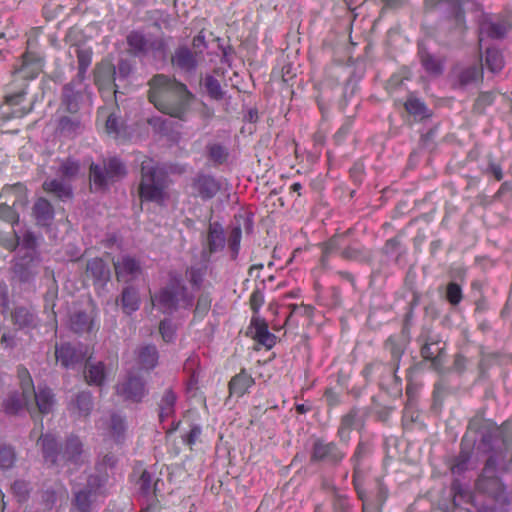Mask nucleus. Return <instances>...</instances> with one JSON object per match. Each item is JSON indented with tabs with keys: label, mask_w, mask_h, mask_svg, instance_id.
<instances>
[{
	"label": "nucleus",
	"mask_w": 512,
	"mask_h": 512,
	"mask_svg": "<svg viewBox=\"0 0 512 512\" xmlns=\"http://www.w3.org/2000/svg\"><path fill=\"white\" fill-rule=\"evenodd\" d=\"M479 449L489 454L475 481L476 490L499 503L508 502L507 487L502 480L506 471V452L512 449V433L496 429L483 435Z\"/></svg>",
	"instance_id": "obj_1"
},
{
	"label": "nucleus",
	"mask_w": 512,
	"mask_h": 512,
	"mask_svg": "<svg viewBox=\"0 0 512 512\" xmlns=\"http://www.w3.org/2000/svg\"><path fill=\"white\" fill-rule=\"evenodd\" d=\"M149 101L162 113L185 121L194 95L187 86L164 74L154 75L148 82Z\"/></svg>",
	"instance_id": "obj_2"
},
{
	"label": "nucleus",
	"mask_w": 512,
	"mask_h": 512,
	"mask_svg": "<svg viewBox=\"0 0 512 512\" xmlns=\"http://www.w3.org/2000/svg\"><path fill=\"white\" fill-rule=\"evenodd\" d=\"M45 463L53 468H73L85 461V450L78 436H69L63 444H59L51 434L41 435L38 439Z\"/></svg>",
	"instance_id": "obj_3"
},
{
	"label": "nucleus",
	"mask_w": 512,
	"mask_h": 512,
	"mask_svg": "<svg viewBox=\"0 0 512 512\" xmlns=\"http://www.w3.org/2000/svg\"><path fill=\"white\" fill-rule=\"evenodd\" d=\"M168 184L165 171L153 159L145 158L141 163L140 197L145 201L164 205L168 199Z\"/></svg>",
	"instance_id": "obj_4"
},
{
	"label": "nucleus",
	"mask_w": 512,
	"mask_h": 512,
	"mask_svg": "<svg viewBox=\"0 0 512 512\" xmlns=\"http://www.w3.org/2000/svg\"><path fill=\"white\" fill-rule=\"evenodd\" d=\"M193 301V295L188 293L178 274H170L169 282L151 295L152 305L164 314H172L179 308H191Z\"/></svg>",
	"instance_id": "obj_5"
},
{
	"label": "nucleus",
	"mask_w": 512,
	"mask_h": 512,
	"mask_svg": "<svg viewBox=\"0 0 512 512\" xmlns=\"http://www.w3.org/2000/svg\"><path fill=\"white\" fill-rule=\"evenodd\" d=\"M42 66L41 58L31 53L23 55L21 66L13 72L14 80L5 96L6 103L9 106H18L22 102L26 94V81L37 77L42 70Z\"/></svg>",
	"instance_id": "obj_6"
},
{
	"label": "nucleus",
	"mask_w": 512,
	"mask_h": 512,
	"mask_svg": "<svg viewBox=\"0 0 512 512\" xmlns=\"http://www.w3.org/2000/svg\"><path fill=\"white\" fill-rule=\"evenodd\" d=\"M126 42L128 52L134 57L164 60L167 56V43L162 37L133 30L127 35Z\"/></svg>",
	"instance_id": "obj_7"
},
{
	"label": "nucleus",
	"mask_w": 512,
	"mask_h": 512,
	"mask_svg": "<svg viewBox=\"0 0 512 512\" xmlns=\"http://www.w3.org/2000/svg\"><path fill=\"white\" fill-rule=\"evenodd\" d=\"M126 174L125 164L117 157L91 163L89 168L90 181L99 190L107 189L110 184L122 179Z\"/></svg>",
	"instance_id": "obj_8"
},
{
	"label": "nucleus",
	"mask_w": 512,
	"mask_h": 512,
	"mask_svg": "<svg viewBox=\"0 0 512 512\" xmlns=\"http://www.w3.org/2000/svg\"><path fill=\"white\" fill-rule=\"evenodd\" d=\"M346 447L345 445L342 447L334 441L317 438L311 447L310 462L323 464L330 468L339 467L346 458Z\"/></svg>",
	"instance_id": "obj_9"
},
{
	"label": "nucleus",
	"mask_w": 512,
	"mask_h": 512,
	"mask_svg": "<svg viewBox=\"0 0 512 512\" xmlns=\"http://www.w3.org/2000/svg\"><path fill=\"white\" fill-rule=\"evenodd\" d=\"M104 495V479L99 475H90L86 486L74 492L72 502L78 512H91L97 499Z\"/></svg>",
	"instance_id": "obj_10"
},
{
	"label": "nucleus",
	"mask_w": 512,
	"mask_h": 512,
	"mask_svg": "<svg viewBox=\"0 0 512 512\" xmlns=\"http://www.w3.org/2000/svg\"><path fill=\"white\" fill-rule=\"evenodd\" d=\"M366 422L364 412L354 406L345 414H343L339 421L336 436L341 444L348 446L351 440V432L353 430L361 431Z\"/></svg>",
	"instance_id": "obj_11"
},
{
	"label": "nucleus",
	"mask_w": 512,
	"mask_h": 512,
	"mask_svg": "<svg viewBox=\"0 0 512 512\" xmlns=\"http://www.w3.org/2000/svg\"><path fill=\"white\" fill-rule=\"evenodd\" d=\"M427 8H435L439 5L447 7V17L453 26L454 33L457 37H462L465 25V11L460 0H425Z\"/></svg>",
	"instance_id": "obj_12"
},
{
	"label": "nucleus",
	"mask_w": 512,
	"mask_h": 512,
	"mask_svg": "<svg viewBox=\"0 0 512 512\" xmlns=\"http://www.w3.org/2000/svg\"><path fill=\"white\" fill-rule=\"evenodd\" d=\"M451 77L455 87L466 88L482 80L483 65L481 63L456 64L451 71Z\"/></svg>",
	"instance_id": "obj_13"
},
{
	"label": "nucleus",
	"mask_w": 512,
	"mask_h": 512,
	"mask_svg": "<svg viewBox=\"0 0 512 512\" xmlns=\"http://www.w3.org/2000/svg\"><path fill=\"white\" fill-rule=\"evenodd\" d=\"M88 349L84 345H72L70 343H63L56 346L55 355L57 361L65 368L74 369L81 366L86 360Z\"/></svg>",
	"instance_id": "obj_14"
},
{
	"label": "nucleus",
	"mask_w": 512,
	"mask_h": 512,
	"mask_svg": "<svg viewBox=\"0 0 512 512\" xmlns=\"http://www.w3.org/2000/svg\"><path fill=\"white\" fill-rule=\"evenodd\" d=\"M94 83L102 93L117 92L116 66L109 60L103 59L94 68Z\"/></svg>",
	"instance_id": "obj_15"
},
{
	"label": "nucleus",
	"mask_w": 512,
	"mask_h": 512,
	"mask_svg": "<svg viewBox=\"0 0 512 512\" xmlns=\"http://www.w3.org/2000/svg\"><path fill=\"white\" fill-rule=\"evenodd\" d=\"M116 279L125 283L138 279L142 272L141 262L130 255H123L113 260Z\"/></svg>",
	"instance_id": "obj_16"
},
{
	"label": "nucleus",
	"mask_w": 512,
	"mask_h": 512,
	"mask_svg": "<svg viewBox=\"0 0 512 512\" xmlns=\"http://www.w3.org/2000/svg\"><path fill=\"white\" fill-rule=\"evenodd\" d=\"M116 392L124 400L139 403L147 394L146 383L140 376L129 375L116 386Z\"/></svg>",
	"instance_id": "obj_17"
},
{
	"label": "nucleus",
	"mask_w": 512,
	"mask_h": 512,
	"mask_svg": "<svg viewBox=\"0 0 512 512\" xmlns=\"http://www.w3.org/2000/svg\"><path fill=\"white\" fill-rule=\"evenodd\" d=\"M33 409L35 410V421L39 415H48L53 412L56 405L55 394L46 385H38L37 390L32 392Z\"/></svg>",
	"instance_id": "obj_18"
},
{
	"label": "nucleus",
	"mask_w": 512,
	"mask_h": 512,
	"mask_svg": "<svg viewBox=\"0 0 512 512\" xmlns=\"http://www.w3.org/2000/svg\"><path fill=\"white\" fill-rule=\"evenodd\" d=\"M2 408L5 414L11 416L18 415L24 408H26L31 418L35 419L32 394L25 398L23 396V391H21V394H19L17 391H12L3 400Z\"/></svg>",
	"instance_id": "obj_19"
},
{
	"label": "nucleus",
	"mask_w": 512,
	"mask_h": 512,
	"mask_svg": "<svg viewBox=\"0 0 512 512\" xmlns=\"http://www.w3.org/2000/svg\"><path fill=\"white\" fill-rule=\"evenodd\" d=\"M225 243L226 237L223 227L217 222L210 223L202 250V257L208 260L212 254L222 251Z\"/></svg>",
	"instance_id": "obj_20"
},
{
	"label": "nucleus",
	"mask_w": 512,
	"mask_h": 512,
	"mask_svg": "<svg viewBox=\"0 0 512 512\" xmlns=\"http://www.w3.org/2000/svg\"><path fill=\"white\" fill-rule=\"evenodd\" d=\"M171 64L183 72H194L198 66V53L187 46H179L171 56Z\"/></svg>",
	"instance_id": "obj_21"
},
{
	"label": "nucleus",
	"mask_w": 512,
	"mask_h": 512,
	"mask_svg": "<svg viewBox=\"0 0 512 512\" xmlns=\"http://www.w3.org/2000/svg\"><path fill=\"white\" fill-rule=\"evenodd\" d=\"M508 29L509 23L507 20L484 16L479 25L480 41H482L483 35L492 39H501L507 34Z\"/></svg>",
	"instance_id": "obj_22"
},
{
	"label": "nucleus",
	"mask_w": 512,
	"mask_h": 512,
	"mask_svg": "<svg viewBox=\"0 0 512 512\" xmlns=\"http://www.w3.org/2000/svg\"><path fill=\"white\" fill-rule=\"evenodd\" d=\"M385 350L391 355V364L388 368H391V379L394 383V389L396 393H401L402 380L396 375V371L399 368L400 360L403 354V348L398 343L397 339L390 336L385 342Z\"/></svg>",
	"instance_id": "obj_23"
},
{
	"label": "nucleus",
	"mask_w": 512,
	"mask_h": 512,
	"mask_svg": "<svg viewBox=\"0 0 512 512\" xmlns=\"http://www.w3.org/2000/svg\"><path fill=\"white\" fill-rule=\"evenodd\" d=\"M85 273L87 277L92 278L95 285L104 286L111 278L109 266L99 257L87 261Z\"/></svg>",
	"instance_id": "obj_24"
},
{
	"label": "nucleus",
	"mask_w": 512,
	"mask_h": 512,
	"mask_svg": "<svg viewBox=\"0 0 512 512\" xmlns=\"http://www.w3.org/2000/svg\"><path fill=\"white\" fill-rule=\"evenodd\" d=\"M94 407L93 398L90 392L81 391L68 405L70 413L78 418H87Z\"/></svg>",
	"instance_id": "obj_25"
},
{
	"label": "nucleus",
	"mask_w": 512,
	"mask_h": 512,
	"mask_svg": "<svg viewBox=\"0 0 512 512\" xmlns=\"http://www.w3.org/2000/svg\"><path fill=\"white\" fill-rule=\"evenodd\" d=\"M418 56L423 69L431 76H440L444 71V61L430 52L423 45H419Z\"/></svg>",
	"instance_id": "obj_26"
},
{
	"label": "nucleus",
	"mask_w": 512,
	"mask_h": 512,
	"mask_svg": "<svg viewBox=\"0 0 512 512\" xmlns=\"http://www.w3.org/2000/svg\"><path fill=\"white\" fill-rule=\"evenodd\" d=\"M451 494L453 506L456 509H464V505H474V495L468 486L462 484L459 480H454L451 484ZM467 508H465L466 510Z\"/></svg>",
	"instance_id": "obj_27"
},
{
	"label": "nucleus",
	"mask_w": 512,
	"mask_h": 512,
	"mask_svg": "<svg viewBox=\"0 0 512 512\" xmlns=\"http://www.w3.org/2000/svg\"><path fill=\"white\" fill-rule=\"evenodd\" d=\"M32 214L39 226H49L54 219V209L45 198H39L33 205Z\"/></svg>",
	"instance_id": "obj_28"
},
{
	"label": "nucleus",
	"mask_w": 512,
	"mask_h": 512,
	"mask_svg": "<svg viewBox=\"0 0 512 512\" xmlns=\"http://www.w3.org/2000/svg\"><path fill=\"white\" fill-rule=\"evenodd\" d=\"M70 329L80 335L91 333L95 329L94 317L84 311H77L70 316Z\"/></svg>",
	"instance_id": "obj_29"
},
{
	"label": "nucleus",
	"mask_w": 512,
	"mask_h": 512,
	"mask_svg": "<svg viewBox=\"0 0 512 512\" xmlns=\"http://www.w3.org/2000/svg\"><path fill=\"white\" fill-rule=\"evenodd\" d=\"M370 454V444L367 441L359 440L349 460L353 468V475L359 477V475L365 474L363 462L369 457Z\"/></svg>",
	"instance_id": "obj_30"
},
{
	"label": "nucleus",
	"mask_w": 512,
	"mask_h": 512,
	"mask_svg": "<svg viewBox=\"0 0 512 512\" xmlns=\"http://www.w3.org/2000/svg\"><path fill=\"white\" fill-rule=\"evenodd\" d=\"M117 301L120 302L124 313L130 315L137 311L140 307V296L137 288L131 285L124 287Z\"/></svg>",
	"instance_id": "obj_31"
},
{
	"label": "nucleus",
	"mask_w": 512,
	"mask_h": 512,
	"mask_svg": "<svg viewBox=\"0 0 512 512\" xmlns=\"http://www.w3.org/2000/svg\"><path fill=\"white\" fill-rule=\"evenodd\" d=\"M136 354L138 364L144 370H152L158 364L159 354L155 345L141 346L136 350Z\"/></svg>",
	"instance_id": "obj_32"
},
{
	"label": "nucleus",
	"mask_w": 512,
	"mask_h": 512,
	"mask_svg": "<svg viewBox=\"0 0 512 512\" xmlns=\"http://www.w3.org/2000/svg\"><path fill=\"white\" fill-rule=\"evenodd\" d=\"M194 188L203 199L213 198L220 189L219 183L210 176H199L194 182Z\"/></svg>",
	"instance_id": "obj_33"
},
{
	"label": "nucleus",
	"mask_w": 512,
	"mask_h": 512,
	"mask_svg": "<svg viewBox=\"0 0 512 512\" xmlns=\"http://www.w3.org/2000/svg\"><path fill=\"white\" fill-rule=\"evenodd\" d=\"M177 396L171 388L165 389L158 402L159 420L161 422L170 418L175 413Z\"/></svg>",
	"instance_id": "obj_34"
},
{
	"label": "nucleus",
	"mask_w": 512,
	"mask_h": 512,
	"mask_svg": "<svg viewBox=\"0 0 512 512\" xmlns=\"http://www.w3.org/2000/svg\"><path fill=\"white\" fill-rule=\"evenodd\" d=\"M254 384V379L245 370L232 377L229 382L230 396L241 397Z\"/></svg>",
	"instance_id": "obj_35"
},
{
	"label": "nucleus",
	"mask_w": 512,
	"mask_h": 512,
	"mask_svg": "<svg viewBox=\"0 0 512 512\" xmlns=\"http://www.w3.org/2000/svg\"><path fill=\"white\" fill-rule=\"evenodd\" d=\"M444 351V344L434 337H427L421 347V356L436 364L440 361Z\"/></svg>",
	"instance_id": "obj_36"
},
{
	"label": "nucleus",
	"mask_w": 512,
	"mask_h": 512,
	"mask_svg": "<svg viewBox=\"0 0 512 512\" xmlns=\"http://www.w3.org/2000/svg\"><path fill=\"white\" fill-rule=\"evenodd\" d=\"M0 197H14L13 206H26L28 203L27 189L22 183L5 185L1 190Z\"/></svg>",
	"instance_id": "obj_37"
},
{
	"label": "nucleus",
	"mask_w": 512,
	"mask_h": 512,
	"mask_svg": "<svg viewBox=\"0 0 512 512\" xmlns=\"http://www.w3.org/2000/svg\"><path fill=\"white\" fill-rule=\"evenodd\" d=\"M75 53L78 62V72L76 79L78 83H82L86 77L87 70L92 62L93 51L90 47L76 46Z\"/></svg>",
	"instance_id": "obj_38"
},
{
	"label": "nucleus",
	"mask_w": 512,
	"mask_h": 512,
	"mask_svg": "<svg viewBox=\"0 0 512 512\" xmlns=\"http://www.w3.org/2000/svg\"><path fill=\"white\" fill-rule=\"evenodd\" d=\"M76 82L78 83L77 79H73L63 87L62 92V103L71 113H75L78 110L79 100L81 98L80 93L74 89Z\"/></svg>",
	"instance_id": "obj_39"
},
{
	"label": "nucleus",
	"mask_w": 512,
	"mask_h": 512,
	"mask_svg": "<svg viewBox=\"0 0 512 512\" xmlns=\"http://www.w3.org/2000/svg\"><path fill=\"white\" fill-rule=\"evenodd\" d=\"M85 380L89 385L101 386L105 380V366L102 362L91 364L89 362L85 365L84 371Z\"/></svg>",
	"instance_id": "obj_40"
},
{
	"label": "nucleus",
	"mask_w": 512,
	"mask_h": 512,
	"mask_svg": "<svg viewBox=\"0 0 512 512\" xmlns=\"http://www.w3.org/2000/svg\"><path fill=\"white\" fill-rule=\"evenodd\" d=\"M160 485H163V482L160 479L154 480L148 471L142 472L139 479V488L143 494L151 496L152 499L157 500L156 498L157 493L160 491Z\"/></svg>",
	"instance_id": "obj_41"
},
{
	"label": "nucleus",
	"mask_w": 512,
	"mask_h": 512,
	"mask_svg": "<svg viewBox=\"0 0 512 512\" xmlns=\"http://www.w3.org/2000/svg\"><path fill=\"white\" fill-rule=\"evenodd\" d=\"M43 189L48 193L54 194L56 197L62 200L70 198L72 196L71 186L64 182L63 180H46L43 183Z\"/></svg>",
	"instance_id": "obj_42"
},
{
	"label": "nucleus",
	"mask_w": 512,
	"mask_h": 512,
	"mask_svg": "<svg viewBox=\"0 0 512 512\" xmlns=\"http://www.w3.org/2000/svg\"><path fill=\"white\" fill-rule=\"evenodd\" d=\"M13 323L19 328H31L36 326V316L26 307H16L11 314Z\"/></svg>",
	"instance_id": "obj_43"
},
{
	"label": "nucleus",
	"mask_w": 512,
	"mask_h": 512,
	"mask_svg": "<svg viewBox=\"0 0 512 512\" xmlns=\"http://www.w3.org/2000/svg\"><path fill=\"white\" fill-rule=\"evenodd\" d=\"M58 130L66 137H74L82 131V124L78 117L64 116L59 119Z\"/></svg>",
	"instance_id": "obj_44"
},
{
	"label": "nucleus",
	"mask_w": 512,
	"mask_h": 512,
	"mask_svg": "<svg viewBox=\"0 0 512 512\" xmlns=\"http://www.w3.org/2000/svg\"><path fill=\"white\" fill-rule=\"evenodd\" d=\"M127 430V423L124 417L113 413L110 418L109 435L115 442H122Z\"/></svg>",
	"instance_id": "obj_45"
},
{
	"label": "nucleus",
	"mask_w": 512,
	"mask_h": 512,
	"mask_svg": "<svg viewBox=\"0 0 512 512\" xmlns=\"http://www.w3.org/2000/svg\"><path fill=\"white\" fill-rule=\"evenodd\" d=\"M289 308L290 313L287 316V321L295 322L296 325L299 324L301 318L310 321L314 314V307L311 305L291 304Z\"/></svg>",
	"instance_id": "obj_46"
},
{
	"label": "nucleus",
	"mask_w": 512,
	"mask_h": 512,
	"mask_svg": "<svg viewBox=\"0 0 512 512\" xmlns=\"http://www.w3.org/2000/svg\"><path fill=\"white\" fill-rule=\"evenodd\" d=\"M276 341L277 337L269 331L267 321L258 317V347L264 346L269 350L276 344Z\"/></svg>",
	"instance_id": "obj_47"
},
{
	"label": "nucleus",
	"mask_w": 512,
	"mask_h": 512,
	"mask_svg": "<svg viewBox=\"0 0 512 512\" xmlns=\"http://www.w3.org/2000/svg\"><path fill=\"white\" fill-rule=\"evenodd\" d=\"M406 111L416 119L429 117L428 109L423 101L414 96H409L405 104Z\"/></svg>",
	"instance_id": "obj_48"
},
{
	"label": "nucleus",
	"mask_w": 512,
	"mask_h": 512,
	"mask_svg": "<svg viewBox=\"0 0 512 512\" xmlns=\"http://www.w3.org/2000/svg\"><path fill=\"white\" fill-rule=\"evenodd\" d=\"M485 65L493 73H497L504 67L502 53L496 48H488L485 53Z\"/></svg>",
	"instance_id": "obj_49"
},
{
	"label": "nucleus",
	"mask_w": 512,
	"mask_h": 512,
	"mask_svg": "<svg viewBox=\"0 0 512 512\" xmlns=\"http://www.w3.org/2000/svg\"><path fill=\"white\" fill-rule=\"evenodd\" d=\"M17 377L19 380V387L23 391V396L27 398L34 392L35 386L28 369L22 365L17 367Z\"/></svg>",
	"instance_id": "obj_50"
},
{
	"label": "nucleus",
	"mask_w": 512,
	"mask_h": 512,
	"mask_svg": "<svg viewBox=\"0 0 512 512\" xmlns=\"http://www.w3.org/2000/svg\"><path fill=\"white\" fill-rule=\"evenodd\" d=\"M471 459V451L461 447L459 454L454 458L451 464V471L453 474H461L468 469V464Z\"/></svg>",
	"instance_id": "obj_51"
},
{
	"label": "nucleus",
	"mask_w": 512,
	"mask_h": 512,
	"mask_svg": "<svg viewBox=\"0 0 512 512\" xmlns=\"http://www.w3.org/2000/svg\"><path fill=\"white\" fill-rule=\"evenodd\" d=\"M322 256L320 259L321 266L327 268L330 255L341 248L340 239L332 237L327 242L321 244Z\"/></svg>",
	"instance_id": "obj_52"
},
{
	"label": "nucleus",
	"mask_w": 512,
	"mask_h": 512,
	"mask_svg": "<svg viewBox=\"0 0 512 512\" xmlns=\"http://www.w3.org/2000/svg\"><path fill=\"white\" fill-rule=\"evenodd\" d=\"M80 170V165L77 161L67 158L62 161L58 173L64 179L71 180L77 176Z\"/></svg>",
	"instance_id": "obj_53"
},
{
	"label": "nucleus",
	"mask_w": 512,
	"mask_h": 512,
	"mask_svg": "<svg viewBox=\"0 0 512 512\" xmlns=\"http://www.w3.org/2000/svg\"><path fill=\"white\" fill-rule=\"evenodd\" d=\"M209 159L216 165H220L226 162L228 158V151L225 147L220 144H210L207 147Z\"/></svg>",
	"instance_id": "obj_54"
},
{
	"label": "nucleus",
	"mask_w": 512,
	"mask_h": 512,
	"mask_svg": "<svg viewBox=\"0 0 512 512\" xmlns=\"http://www.w3.org/2000/svg\"><path fill=\"white\" fill-rule=\"evenodd\" d=\"M332 490L334 492L332 499V506L334 511L352 512V505L349 498L344 494H340L334 486L332 487Z\"/></svg>",
	"instance_id": "obj_55"
},
{
	"label": "nucleus",
	"mask_w": 512,
	"mask_h": 512,
	"mask_svg": "<svg viewBox=\"0 0 512 512\" xmlns=\"http://www.w3.org/2000/svg\"><path fill=\"white\" fill-rule=\"evenodd\" d=\"M16 461V453L12 446L0 444V467L3 469L11 468Z\"/></svg>",
	"instance_id": "obj_56"
},
{
	"label": "nucleus",
	"mask_w": 512,
	"mask_h": 512,
	"mask_svg": "<svg viewBox=\"0 0 512 512\" xmlns=\"http://www.w3.org/2000/svg\"><path fill=\"white\" fill-rule=\"evenodd\" d=\"M233 55V50L228 47L222 50V56L220 59V65L215 68L214 73L218 77H222L224 81H226V73L228 72L227 68H231V59Z\"/></svg>",
	"instance_id": "obj_57"
},
{
	"label": "nucleus",
	"mask_w": 512,
	"mask_h": 512,
	"mask_svg": "<svg viewBox=\"0 0 512 512\" xmlns=\"http://www.w3.org/2000/svg\"><path fill=\"white\" fill-rule=\"evenodd\" d=\"M237 222H239V221L237 220ZM240 241H241V225H240V223H238L236 226H234L231 229L230 234L227 239L228 247L231 251V257L233 259L236 258L237 254H238Z\"/></svg>",
	"instance_id": "obj_58"
},
{
	"label": "nucleus",
	"mask_w": 512,
	"mask_h": 512,
	"mask_svg": "<svg viewBox=\"0 0 512 512\" xmlns=\"http://www.w3.org/2000/svg\"><path fill=\"white\" fill-rule=\"evenodd\" d=\"M446 300L452 305L457 306L463 299L461 286L456 282H449L446 287Z\"/></svg>",
	"instance_id": "obj_59"
},
{
	"label": "nucleus",
	"mask_w": 512,
	"mask_h": 512,
	"mask_svg": "<svg viewBox=\"0 0 512 512\" xmlns=\"http://www.w3.org/2000/svg\"><path fill=\"white\" fill-rule=\"evenodd\" d=\"M495 100V94L491 91L481 92L477 99L475 100V103L473 105V109L476 113L482 114L484 113L485 109L492 105Z\"/></svg>",
	"instance_id": "obj_60"
},
{
	"label": "nucleus",
	"mask_w": 512,
	"mask_h": 512,
	"mask_svg": "<svg viewBox=\"0 0 512 512\" xmlns=\"http://www.w3.org/2000/svg\"><path fill=\"white\" fill-rule=\"evenodd\" d=\"M16 206H10L6 203L0 204V220L9 224H17L19 222V214L15 210Z\"/></svg>",
	"instance_id": "obj_61"
},
{
	"label": "nucleus",
	"mask_w": 512,
	"mask_h": 512,
	"mask_svg": "<svg viewBox=\"0 0 512 512\" xmlns=\"http://www.w3.org/2000/svg\"><path fill=\"white\" fill-rule=\"evenodd\" d=\"M383 372H387L391 376V368H388V366L382 362L375 361V362L368 363L367 365H365V367L362 371V374L366 378V380H371V378L376 373H383Z\"/></svg>",
	"instance_id": "obj_62"
},
{
	"label": "nucleus",
	"mask_w": 512,
	"mask_h": 512,
	"mask_svg": "<svg viewBox=\"0 0 512 512\" xmlns=\"http://www.w3.org/2000/svg\"><path fill=\"white\" fill-rule=\"evenodd\" d=\"M205 88L209 96L213 99L219 100L223 98V92L219 81L211 75L205 77L204 80Z\"/></svg>",
	"instance_id": "obj_63"
},
{
	"label": "nucleus",
	"mask_w": 512,
	"mask_h": 512,
	"mask_svg": "<svg viewBox=\"0 0 512 512\" xmlns=\"http://www.w3.org/2000/svg\"><path fill=\"white\" fill-rule=\"evenodd\" d=\"M204 275L205 269L201 267H189L187 268L185 273L186 279L194 288L197 289L200 288L203 282Z\"/></svg>",
	"instance_id": "obj_64"
}]
</instances>
